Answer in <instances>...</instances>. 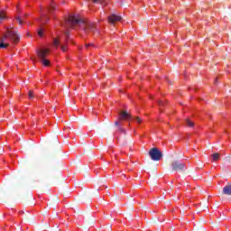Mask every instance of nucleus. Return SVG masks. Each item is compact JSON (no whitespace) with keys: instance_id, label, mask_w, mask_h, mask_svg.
Returning a JSON list of instances; mask_svg holds the SVG:
<instances>
[{"instance_id":"18","label":"nucleus","mask_w":231,"mask_h":231,"mask_svg":"<svg viewBox=\"0 0 231 231\" xmlns=\"http://www.w3.org/2000/svg\"><path fill=\"white\" fill-rule=\"evenodd\" d=\"M28 95H29V98L33 99V97H33V90H30Z\"/></svg>"},{"instance_id":"10","label":"nucleus","mask_w":231,"mask_h":231,"mask_svg":"<svg viewBox=\"0 0 231 231\" xmlns=\"http://www.w3.org/2000/svg\"><path fill=\"white\" fill-rule=\"evenodd\" d=\"M116 127H117V130L119 133H123V134H126L127 132L125 131V129H124L122 126H120V125H116Z\"/></svg>"},{"instance_id":"11","label":"nucleus","mask_w":231,"mask_h":231,"mask_svg":"<svg viewBox=\"0 0 231 231\" xmlns=\"http://www.w3.org/2000/svg\"><path fill=\"white\" fill-rule=\"evenodd\" d=\"M219 153H213L211 155L213 162H217V160H219Z\"/></svg>"},{"instance_id":"16","label":"nucleus","mask_w":231,"mask_h":231,"mask_svg":"<svg viewBox=\"0 0 231 231\" xmlns=\"http://www.w3.org/2000/svg\"><path fill=\"white\" fill-rule=\"evenodd\" d=\"M135 121L137 122V124H142V122H143V120L140 116H136Z\"/></svg>"},{"instance_id":"15","label":"nucleus","mask_w":231,"mask_h":231,"mask_svg":"<svg viewBox=\"0 0 231 231\" xmlns=\"http://www.w3.org/2000/svg\"><path fill=\"white\" fill-rule=\"evenodd\" d=\"M8 46H10L9 43H5L3 42H0V48H8Z\"/></svg>"},{"instance_id":"23","label":"nucleus","mask_w":231,"mask_h":231,"mask_svg":"<svg viewBox=\"0 0 231 231\" xmlns=\"http://www.w3.org/2000/svg\"><path fill=\"white\" fill-rule=\"evenodd\" d=\"M158 104L159 106H163V101H159Z\"/></svg>"},{"instance_id":"13","label":"nucleus","mask_w":231,"mask_h":231,"mask_svg":"<svg viewBox=\"0 0 231 231\" xmlns=\"http://www.w3.org/2000/svg\"><path fill=\"white\" fill-rule=\"evenodd\" d=\"M186 124L188 127H194V122L190 121V119H186Z\"/></svg>"},{"instance_id":"4","label":"nucleus","mask_w":231,"mask_h":231,"mask_svg":"<svg viewBox=\"0 0 231 231\" xmlns=\"http://www.w3.org/2000/svg\"><path fill=\"white\" fill-rule=\"evenodd\" d=\"M149 156L153 162H160L163 158V153L158 148H152L149 152Z\"/></svg>"},{"instance_id":"3","label":"nucleus","mask_w":231,"mask_h":231,"mask_svg":"<svg viewBox=\"0 0 231 231\" xmlns=\"http://www.w3.org/2000/svg\"><path fill=\"white\" fill-rule=\"evenodd\" d=\"M50 53V50L48 49H42L37 51V56L40 60H42V62L43 66H50V60H46V57Z\"/></svg>"},{"instance_id":"12","label":"nucleus","mask_w":231,"mask_h":231,"mask_svg":"<svg viewBox=\"0 0 231 231\" xmlns=\"http://www.w3.org/2000/svg\"><path fill=\"white\" fill-rule=\"evenodd\" d=\"M56 6L55 4H51L50 7H49V12L50 14H51L52 12H54V10H56Z\"/></svg>"},{"instance_id":"24","label":"nucleus","mask_w":231,"mask_h":231,"mask_svg":"<svg viewBox=\"0 0 231 231\" xmlns=\"http://www.w3.org/2000/svg\"><path fill=\"white\" fill-rule=\"evenodd\" d=\"M89 46H93V43H89L87 45V48H89Z\"/></svg>"},{"instance_id":"22","label":"nucleus","mask_w":231,"mask_h":231,"mask_svg":"<svg viewBox=\"0 0 231 231\" xmlns=\"http://www.w3.org/2000/svg\"><path fill=\"white\" fill-rule=\"evenodd\" d=\"M93 3H104L106 0H92Z\"/></svg>"},{"instance_id":"20","label":"nucleus","mask_w":231,"mask_h":231,"mask_svg":"<svg viewBox=\"0 0 231 231\" xmlns=\"http://www.w3.org/2000/svg\"><path fill=\"white\" fill-rule=\"evenodd\" d=\"M3 19H5V13L0 12V23L3 21Z\"/></svg>"},{"instance_id":"17","label":"nucleus","mask_w":231,"mask_h":231,"mask_svg":"<svg viewBox=\"0 0 231 231\" xmlns=\"http://www.w3.org/2000/svg\"><path fill=\"white\" fill-rule=\"evenodd\" d=\"M44 33V31H42V29H39L38 30V35L39 37H42V34Z\"/></svg>"},{"instance_id":"25","label":"nucleus","mask_w":231,"mask_h":231,"mask_svg":"<svg viewBox=\"0 0 231 231\" xmlns=\"http://www.w3.org/2000/svg\"><path fill=\"white\" fill-rule=\"evenodd\" d=\"M217 79L215 80V84H217Z\"/></svg>"},{"instance_id":"1","label":"nucleus","mask_w":231,"mask_h":231,"mask_svg":"<svg viewBox=\"0 0 231 231\" xmlns=\"http://www.w3.org/2000/svg\"><path fill=\"white\" fill-rule=\"evenodd\" d=\"M77 24H79V28L83 30L84 33H95V32H97V27H95V23L82 20L80 19V17L75 14H70L69 18L65 19L62 26H64L65 28H74L75 26H77Z\"/></svg>"},{"instance_id":"19","label":"nucleus","mask_w":231,"mask_h":231,"mask_svg":"<svg viewBox=\"0 0 231 231\" xmlns=\"http://www.w3.org/2000/svg\"><path fill=\"white\" fill-rule=\"evenodd\" d=\"M16 20L19 24H23V19L21 18V16L16 17Z\"/></svg>"},{"instance_id":"9","label":"nucleus","mask_w":231,"mask_h":231,"mask_svg":"<svg viewBox=\"0 0 231 231\" xmlns=\"http://www.w3.org/2000/svg\"><path fill=\"white\" fill-rule=\"evenodd\" d=\"M53 44L56 48H59V46L60 45V38H54Z\"/></svg>"},{"instance_id":"8","label":"nucleus","mask_w":231,"mask_h":231,"mask_svg":"<svg viewBox=\"0 0 231 231\" xmlns=\"http://www.w3.org/2000/svg\"><path fill=\"white\" fill-rule=\"evenodd\" d=\"M223 196H231V184L228 183L222 189Z\"/></svg>"},{"instance_id":"14","label":"nucleus","mask_w":231,"mask_h":231,"mask_svg":"<svg viewBox=\"0 0 231 231\" xmlns=\"http://www.w3.org/2000/svg\"><path fill=\"white\" fill-rule=\"evenodd\" d=\"M64 35H65V42H68V40L69 39V32L66 31L64 32Z\"/></svg>"},{"instance_id":"5","label":"nucleus","mask_w":231,"mask_h":231,"mask_svg":"<svg viewBox=\"0 0 231 231\" xmlns=\"http://www.w3.org/2000/svg\"><path fill=\"white\" fill-rule=\"evenodd\" d=\"M133 116L129 114L127 111L124 110L119 113V116L117 120L115 122V125H122V121L124 120H131Z\"/></svg>"},{"instance_id":"21","label":"nucleus","mask_w":231,"mask_h":231,"mask_svg":"<svg viewBox=\"0 0 231 231\" xmlns=\"http://www.w3.org/2000/svg\"><path fill=\"white\" fill-rule=\"evenodd\" d=\"M61 51L63 52H66V44L65 45H60Z\"/></svg>"},{"instance_id":"7","label":"nucleus","mask_w":231,"mask_h":231,"mask_svg":"<svg viewBox=\"0 0 231 231\" xmlns=\"http://www.w3.org/2000/svg\"><path fill=\"white\" fill-rule=\"evenodd\" d=\"M107 21L110 24H115V23H120V21H122V16L117 15L116 14H111L107 17Z\"/></svg>"},{"instance_id":"2","label":"nucleus","mask_w":231,"mask_h":231,"mask_svg":"<svg viewBox=\"0 0 231 231\" xmlns=\"http://www.w3.org/2000/svg\"><path fill=\"white\" fill-rule=\"evenodd\" d=\"M13 41V42H19V34L17 31L7 29V32L0 39V42H6V39Z\"/></svg>"},{"instance_id":"6","label":"nucleus","mask_w":231,"mask_h":231,"mask_svg":"<svg viewBox=\"0 0 231 231\" xmlns=\"http://www.w3.org/2000/svg\"><path fill=\"white\" fill-rule=\"evenodd\" d=\"M171 167H172V171H183V169H185V163L180 162V161H173L171 162Z\"/></svg>"}]
</instances>
